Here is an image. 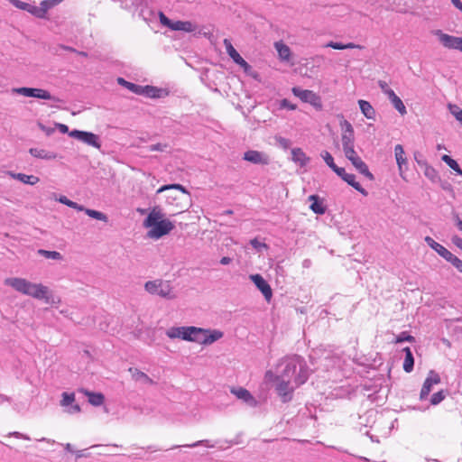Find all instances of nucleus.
I'll return each mask as SVG.
<instances>
[{
	"label": "nucleus",
	"mask_w": 462,
	"mask_h": 462,
	"mask_svg": "<svg viewBox=\"0 0 462 462\" xmlns=\"http://www.w3.org/2000/svg\"><path fill=\"white\" fill-rule=\"evenodd\" d=\"M280 107L281 108H286V109H289V110H295L297 108L296 105L294 104H291L289 100L287 99H282L281 102H280Z\"/></svg>",
	"instance_id": "obj_55"
},
{
	"label": "nucleus",
	"mask_w": 462,
	"mask_h": 462,
	"mask_svg": "<svg viewBox=\"0 0 462 462\" xmlns=\"http://www.w3.org/2000/svg\"><path fill=\"white\" fill-rule=\"evenodd\" d=\"M451 241L452 243L457 246L458 247L459 249L462 250V238L459 237L458 236H453L451 237Z\"/></svg>",
	"instance_id": "obj_57"
},
{
	"label": "nucleus",
	"mask_w": 462,
	"mask_h": 462,
	"mask_svg": "<svg viewBox=\"0 0 462 462\" xmlns=\"http://www.w3.org/2000/svg\"><path fill=\"white\" fill-rule=\"evenodd\" d=\"M69 135L97 149H100L101 147L100 138L94 133L81 130H72L69 133Z\"/></svg>",
	"instance_id": "obj_8"
},
{
	"label": "nucleus",
	"mask_w": 462,
	"mask_h": 462,
	"mask_svg": "<svg viewBox=\"0 0 462 462\" xmlns=\"http://www.w3.org/2000/svg\"><path fill=\"white\" fill-rule=\"evenodd\" d=\"M393 107L402 115L404 116L407 114L406 106H404L402 99L395 94L390 93V97H388Z\"/></svg>",
	"instance_id": "obj_32"
},
{
	"label": "nucleus",
	"mask_w": 462,
	"mask_h": 462,
	"mask_svg": "<svg viewBox=\"0 0 462 462\" xmlns=\"http://www.w3.org/2000/svg\"><path fill=\"white\" fill-rule=\"evenodd\" d=\"M439 383H440V377H439V374L433 370H430L428 374V377L426 378V380L422 385L420 398L421 400L426 399L428 397V395L430 394V393L431 392L433 385L438 384Z\"/></svg>",
	"instance_id": "obj_11"
},
{
	"label": "nucleus",
	"mask_w": 462,
	"mask_h": 462,
	"mask_svg": "<svg viewBox=\"0 0 462 462\" xmlns=\"http://www.w3.org/2000/svg\"><path fill=\"white\" fill-rule=\"evenodd\" d=\"M143 226L149 228L147 236L152 239H159L174 228V224L164 218V214L157 208L152 209L145 218Z\"/></svg>",
	"instance_id": "obj_3"
},
{
	"label": "nucleus",
	"mask_w": 462,
	"mask_h": 462,
	"mask_svg": "<svg viewBox=\"0 0 462 462\" xmlns=\"http://www.w3.org/2000/svg\"><path fill=\"white\" fill-rule=\"evenodd\" d=\"M339 125L341 129V144L345 155L352 153L355 150V131L352 125L340 116Z\"/></svg>",
	"instance_id": "obj_5"
},
{
	"label": "nucleus",
	"mask_w": 462,
	"mask_h": 462,
	"mask_svg": "<svg viewBox=\"0 0 462 462\" xmlns=\"http://www.w3.org/2000/svg\"><path fill=\"white\" fill-rule=\"evenodd\" d=\"M326 47H329L335 50H346V49H355L361 48V46L356 45L355 43L349 42L347 44H343L340 42H329L326 44Z\"/></svg>",
	"instance_id": "obj_38"
},
{
	"label": "nucleus",
	"mask_w": 462,
	"mask_h": 462,
	"mask_svg": "<svg viewBox=\"0 0 462 462\" xmlns=\"http://www.w3.org/2000/svg\"><path fill=\"white\" fill-rule=\"evenodd\" d=\"M166 148H167L166 144L156 143V144H152V145L148 146L147 150L149 152H163V151H165Z\"/></svg>",
	"instance_id": "obj_52"
},
{
	"label": "nucleus",
	"mask_w": 462,
	"mask_h": 462,
	"mask_svg": "<svg viewBox=\"0 0 462 462\" xmlns=\"http://www.w3.org/2000/svg\"><path fill=\"white\" fill-rule=\"evenodd\" d=\"M345 157L351 162L352 165L364 176L368 178L370 180H374V175L368 170L367 165L365 162L359 157L357 152L354 151L351 154L347 153Z\"/></svg>",
	"instance_id": "obj_10"
},
{
	"label": "nucleus",
	"mask_w": 462,
	"mask_h": 462,
	"mask_svg": "<svg viewBox=\"0 0 462 462\" xmlns=\"http://www.w3.org/2000/svg\"><path fill=\"white\" fill-rule=\"evenodd\" d=\"M37 253H38V254H40L47 259H52V260H61L62 259L61 254L57 251H48V250H44V249H39Z\"/></svg>",
	"instance_id": "obj_40"
},
{
	"label": "nucleus",
	"mask_w": 462,
	"mask_h": 462,
	"mask_svg": "<svg viewBox=\"0 0 462 462\" xmlns=\"http://www.w3.org/2000/svg\"><path fill=\"white\" fill-rule=\"evenodd\" d=\"M208 332H202V338H200L201 345H211L218 339L222 338L224 334L220 330L217 329H207Z\"/></svg>",
	"instance_id": "obj_18"
},
{
	"label": "nucleus",
	"mask_w": 462,
	"mask_h": 462,
	"mask_svg": "<svg viewBox=\"0 0 462 462\" xmlns=\"http://www.w3.org/2000/svg\"><path fill=\"white\" fill-rule=\"evenodd\" d=\"M129 372L132 374V378L136 382H142L145 384H152L153 381L143 372L136 368H129Z\"/></svg>",
	"instance_id": "obj_29"
},
{
	"label": "nucleus",
	"mask_w": 462,
	"mask_h": 462,
	"mask_svg": "<svg viewBox=\"0 0 462 462\" xmlns=\"http://www.w3.org/2000/svg\"><path fill=\"white\" fill-rule=\"evenodd\" d=\"M28 13L36 16L37 18H44L43 12L42 11L41 5L39 6L30 5L26 10Z\"/></svg>",
	"instance_id": "obj_45"
},
{
	"label": "nucleus",
	"mask_w": 462,
	"mask_h": 462,
	"mask_svg": "<svg viewBox=\"0 0 462 462\" xmlns=\"http://www.w3.org/2000/svg\"><path fill=\"white\" fill-rule=\"evenodd\" d=\"M243 159L254 164L267 165L270 162V158L265 152L255 150H249L245 152Z\"/></svg>",
	"instance_id": "obj_12"
},
{
	"label": "nucleus",
	"mask_w": 462,
	"mask_h": 462,
	"mask_svg": "<svg viewBox=\"0 0 462 462\" xmlns=\"http://www.w3.org/2000/svg\"><path fill=\"white\" fill-rule=\"evenodd\" d=\"M144 88V93H146L149 97H158L159 95H158V92L160 91L158 88H152V87H145L143 88Z\"/></svg>",
	"instance_id": "obj_54"
},
{
	"label": "nucleus",
	"mask_w": 462,
	"mask_h": 462,
	"mask_svg": "<svg viewBox=\"0 0 462 462\" xmlns=\"http://www.w3.org/2000/svg\"><path fill=\"white\" fill-rule=\"evenodd\" d=\"M159 20L163 26L171 30V26L173 25L174 21L169 19L162 12L159 13Z\"/></svg>",
	"instance_id": "obj_47"
},
{
	"label": "nucleus",
	"mask_w": 462,
	"mask_h": 462,
	"mask_svg": "<svg viewBox=\"0 0 462 462\" xmlns=\"http://www.w3.org/2000/svg\"><path fill=\"white\" fill-rule=\"evenodd\" d=\"M12 92L27 97H34L38 99L51 100L56 103H63L61 98L51 95L48 90L43 88L21 87L13 88Z\"/></svg>",
	"instance_id": "obj_6"
},
{
	"label": "nucleus",
	"mask_w": 462,
	"mask_h": 462,
	"mask_svg": "<svg viewBox=\"0 0 462 462\" xmlns=\"http://www.w3.org/2000/svg\"><path fill=\"white\" fill-rule=\"evenodd\" d=\"M15 7L26 11L29 4L22 2L20 0H14L12 3Z\"/></svg>",
	"instance_id": "obj_56"
},
{
	"label": "nucleus",
	"mask_w": 462,
	"mask_h": 462,
	"mask_svg": "<svg viewBox=\"0 0 462 462\" xmlns=\"http://www.w3.org/2000/svg\"><path fill=\"white\" fill-rule=\"evenodd\" d=\"M309 200L312 202L310 208L314 213L323 215L326 212V206L318 195H310Z\"/></svg>",
	"instance_id": "obj_23"
},
{
	"label": "nucleus",
	"mask_w": 462,
	"mask_h": 462,
	"mask_svg": "<svg viewBox=\"0 0 462 462\" xmlns=\"http://www.w3.org/2000/svg\"><path fill=\"white\" fill-rule=\"evenodd\" d=\"M56 200L78 211H81L84 209V206L69 199L66 196H60L59 198L56 199Z\"/></svg>",
	"instance_id": "obj_37"
},
{
	"label": "nucleus",
	"mask_w": 462,
	"mask_h": 462,
	"mask_svg": "<svg viewBox=\"0 0 462 462\" xmlns=\"http://www.w3.org/2000/svg\"><path fill=\"white\" fill-rule=\"evenodd\" d=\"M29 152L32 156L45 161H52L58 157L56 152L43 148H31Z\"/></svg>",
	"instance_id": "obj_17"
},
{
	"label": "nucleus",
	"mask_w": 462,
	"mask_h": 462,
	"mask_svg": "<svg viewBox=\"0 0 462 462\" xmlns=\"http://www.w3.org/2000/svg\"><path fill=\"white\" fill-rule=\"evenodd\" d=\"M117 82L121 86H124L125 88H126L127 89H129L130 91H132L135 94H143L144 93L143 87L128 82L125 79H124L123 78H118Z\"/></svg>",
	"instance_id": "obj_35"
},
{
	"label": "nucleus",
	"mask_w": 462,
	"mask_h": 462,
	"mask_svg": "<svg viewBox=\"0 0 462 462\" xmlns=\"http://www.w3.org/2000/svg\"><path fill=\"white\" fill-rule=\"evenodd\" d=\"M277 143L283 149H288L291 147V142L287 139V138H284V137H282V136H277L275 138Z\"/></svg>",
	"instance_id": "obj_50"
},
{
	"label": "nucleus",
	"mask_w": 462,
	"mask_h": 462,
	"mask_svg": "<svg viewBox=\"0 0 462 462\" xmlns=\"http://www.w3.org/2000/svg\"><path fill=\"white\" fill-rule=\"evenodd\" d=\"M424 240L427 243V245L434 251H436L439 254L445 249V247L442 245L437 243L430 236H426Z\"/></svg>",
	"instance_id": "obj_43"
},
{
	"label": "nucleus",
	"mask_w": 462,
	"mask_h": 462,
	"mask_svg": "<svg viewBox=\"0 0 462 462\" xmlns=\"http://www.w3.org/2000/svg\"><path fill=\"white\" fill-rule=\"evenodd\" d=\"M291 160L300 168L306 167L310 162V158L299 147L291 150Z\"/></svg>",
	"instance_id": "obj_15"
},
{
	"label": "nucleus",
	"mask_w": 462,
	"mask_h": 462,
	"mask_svg": "<svg viewBox=\"0 0 462 462\" xmlns=\"http://www.w3.org/2000/svg\"><path fill=\"white\" fill-rule=\"evenodd\" d=\"M57 127L60 130V132L62 133V134H69V127L66 125L57 124Z\"/></svg>",
	"instance_id": "obj_59"
},
{
	"label": "nucleus",
	"mask_w": 462,
	"mask_h": 462,
	"mask_svg": "<svg viewBox=\"0 0 462 462\" xmlns=\"http://www.w3.org/2000/svg\"><path fill=\"white\" fill-rule=\"evenodd\" d=\"M231 262H232V259L230 257H227V256H224L220 260V263L223 264V265L229 264Z\"/></svg>",
	"instance_id": "obj_63"
},
{
	"label": "nucleus",
	"mask_w": 462,
	"mask_h": 462,
	"mask_svg": "<svg viewBox=\"0 0 462 462\" xmlns=\"http://www.w3.org/2000/svg\"><path fill=\"white\" fill-rule=\"evenodd\" d=\"M82 211L85 212L88 217L95 218L97 220H100V221H104V222H107V220H108L107 216L100 211H97L95 209H90V208H86L85 207Z\"/></svg>",
	"instance_id": "obj_36"
},
{
	"label": "nucleus",
	"mask_w": 462,
	"mask_h": 462,
	"mask_svg": "<svg viewBox=\"0 0 462 462\" xmlns=\"http://www.w3.org/2000/svg\"><path fill=\"white\" fill-rule=\"evenodd\" d=\"M4 284L19 293L43 300L47 304L54 305L60 302V299L58 298L56 300L49 287L41 282H32L21 277H9L5 279Z\"/></svg>",
	"instance_id": "obj_2"
},
{
	"label": "nucleus",
	"mask_w": 462,
	"mask_h": 462,
	"mask_svg": "<svg viewBox=\"0 0 462 462\" xmlns=\"http://www.w3.org/2000/svg\"><path fill=\"white\" fill-rule=\"evenodd\" d=\"M75 401V395L74 393H62V400L60 401V404L63 407H68L67 411L69 413H77L80 411V408L78 404L72 405L73 402Z\"/></svg>",
	"instance_id": "obj_19"
},
{
	"label": "nucleus",
	"mask_w": 462,
	"mask_h": 462,
	"mask_svg": "<svg viewBox=\"0 0 462 462\" xmlns=\"http://www.w3.org/2000/svg\"><path fill=\"white\" fill-rule=\"evenodd\" d=\"M81 392L88 396V402L94 406H100L103 404L105 397L100 393H92L88 390H81Z\"/></svg>",
	"instance_id": "obj_31"
},
{
	"label": "nucleus",
	"mask_w": 462,
	"mask_h": 462,
	"mask_svg": "<svg viewBox=\"0 0 462 462\" xmlns=\"http://www.w3.org/2000/svg\"><path fill=\"white\" fill-rule=\"evenodd\" d=\"M251 245L254 248H260V247H265L266 246L265 244L260 243L257 239L251 240Z\"/></svg>",
	"instance_id": "obj_60"
},
{
	"label": "nucleus",
	"mask_w": 462,
	"mask_h": 462,
	"mask_svg": "<svg viewBox=\"0 0 462 462\" xmlns=\"http://www.w3.org/2000/svg\"><path fill=\"white\" fill-rule=\"evenodd\" d=\"M405 353V358L403 362V370L406 373H411L414 365V358L410 347H404L402 350Z\"/></svg>",
	"instance_id": "obj_33"
},
{
	"label": "nucleus",
	"mask_w": 462,
	"mask_h": 462,
	"mask_svg": "<svg viewBox=\"0 0 462 462\" xmlns=\"http://www.w3.org/2000/svg\"><path fill=\"white\" fill-rule=\"evenodd\" d=\"M200 445H204L208 448H213L214 445H211L209 444V440L208 439H203V440H198L192 444H189V445H185V447H189V448H195V447H199Z\"/></svg>",
	"instance_id": "obj_53"
},
{
	"label": "nucleus",
	"mask_w": 462,
	"mask_h": 462,
	"mask_svg": "<svg viewBox=\"0 0 462 462\" xmlns=\"http://www.w3.org/2000/svg\"><path fill=\"white\" fill-rule=\"evenodd\" d=\"M224 46L226 48V53L229 55V57L233 60L235 63L237 65L243 61V58L240 56V54L236 51V50L232 45L231 42L228 39H225L223 41Z\"/></svg>",
	"instance_id": "obj_27"
},
{
	"label": "nucleus",
	"mask_w": 462,
	"mask_h": 462,
	"mask_svg": "<svg viewBox=\"0 0 462 462\" xmlns=\"http://www.w3.org/2000/svg\"><path fill=\"white\" fill-rule=\"evenodd\" d=\"M63 0H43L40 3L42 11L43 12L44 17L48 11L53 8L55 5L61 3Z\"/></svg>",
	"instance_id": "obj_41"
},
{
	"label": "nucleus",
	"mask_w": 462,
	"mask_h": 462,
	"mask_svg": "<svg viewBox=\"0 0 462 462\" xmlns=\"http://www.w3.org/2000/svg\"><path fill=\"white\" fill-rule=\"evenodd\" d=\"M439 255L443 257L446 261L449 262L452 265L455 261H457V257L455 256L451 252H449L447 248H445Z\"/></svg>",
	"instance_id": "obj_46"
},
{
	"label": "nucleus",
	"mask_w": 462,
	"mask_h": 462,
	"mask_svg": "<svg viewBox=\"0 0 462 462\" xmlns=\"http://www.w3.org/2000/svg\"><path fill=\"white\" fill-rule=\"evenodd\" d=\"M188 336L189 342H197L200 344V338H202V332H208L207 328H198L194 326L187 327Z\"/></svg>",
	"instance_id": "obj_26"
},
{
	"label": "nucleus",
	"mask_w": 462,
	"mask_h": 462,
	"mask_svg": "<svg viewBox=\"0 0 462 462\" xmlns=\"http://www.w3.org/2000/svg\"><path fill=\"white\" fill-rule=\"evenodd\" d=\"M170 189H177V190H180V192L184 193V194H187V190L186 189L180 185V184H170V185H164L162 187H161L158 190H157V193H161V192H163L165 190H170Z\"/></svg>",
	"instance_id": "obj_44"
},
{
	"label": "nucleus",
	"mask_w": 462,
	"mask_h": 462,
	"mask_svg": "<svg viewBox=\"0 0 462 462\" xmlns=\"http://www.w3.org/2000/svg\"><path fill=\"white\" fill-rule=\"evenodd\" d=\"M445 398L443 391H439L438 393H435L430 399V402L432 405H437L440 402H442Z\"/></svg>",
	"instance_id": "obj_48"
},
{
	"label": "nucleus",
	"mask_w": 462,
	"mask_h": 462,
	"mask_svg": "<svg viewBox=\"0 0 462 462\" xmlns=\"http://www.w3.org/2000/svg\"><path fill=\"white\" fill-rule=\"evenodd\" d=\"M197 29V25L190 21H174L171 26L172 31H181L186 32H192Z\"/></svg>",
	"instance_id": "obj_25"
},
{
	"label": "nucleus",
	"mask_w": 462,
	"mask_h": 462,
	"mask_svg": "<svg viewBox=\"0 0 462 462\" xmlns=\"http://www.w3.org/2000/svg\"><path fill=\"white\" fill-rule=\"evenodd\" d=\"M432 34L444 48L462 52V36H454L439 29L432 31Z\"/></svg>",
	"instance_id": "obj_7"
},
{
	"label": "nucleus",
	"mask_w": 462,
	"mask_h": 462,
	"mask_svg": "<svg viewBox=\"0 0 462 462\" xmlns=\"http://www.w3.org/2000/svg\"><path fill=\"white\" fill-rule=\"evenodd\" d=\"M404 341L412 342V341H414V337L412 336L409 335L407 332H402L396 337L395 342L402 343Z\"/></svg>",
	"instance_id": "obj_49"
},
{
	"label": "nucleus",
	"mask_w": 462,
	"mask_h": 462,
	"mask_svg": "<svg viewBox=\"0 0 462 462\" xmlns=\"http://www.w3.org/2000/svg\"><path fill=\"white\" fill-rule=\"evenodd\" d=\"M441 160L445 163H447L453 171H455L458 175H462V170L459 167L458 163L450 156L445 154L441 157Z\"/></svg>",
	"instance_id": "obj_39"
},
{
	"label": "nucleus",
	"mask_w": 462,
	"mask_h": 462,
	"mask_svg": "<svg viewBox=\"0 0 462 462\" xmlns=\"http://www.w3.org/2000/svg\"><path fill=\"white\" fill-rule=\"evenodd\" d=\"M274 48L278 52L280 60L283 61H289L291 56V49L288 45L283 43L282 42H276L274 43Z\"/></svg>",
	"instance_id": "obj_24"
},
{
	"label": "nucleus",
	"mask_w": 462,
	"mask_h": 462,
	"mask_svg": "<svg viewBox=\"0 0 462 462\" xmlns=\"http://www.w3.org/2000/svg\"><path fill=\"white\" fill-rule=\"evenodd\" d=\"M452 4L462 12V2L460 0H451Z\"/></svg>",
	"instance_id": "obj_64"
},
{
	"label": "nucleus",
	"mask_w": 462,
	"mask_h": 462,
	"mask_svg": "<svg viewBox=\"0 0 462 462\" xmlns=\"http://www.w3.org/2000/svg\"><path fill=\"white\" fill-rule=\"evenodd\" d=\"M344 181H346L348 185L353 187L356 190L360 192L362 195L366 196L367 191L360 185L359 182L356 181V176L351 173H346L345 169L343 168V171H337L336 173Z\"/></svg>",
	"instance_id": "obj_16"
},
{
	"label": "nucleus",
	"mask_w": 462,
	"mask_h": 462,
	"mask_svg": "<svg viewBox=\"0 0 462 462\" xmlns=\"http://www.w3.org/2000/svg\"><path fill=\"white\" fill-rule=\"evenodd\" d=\"M418 164L424 168V175L432 182L436 183L440 180L438 171L426 162L417 161Z\"/></svg>",
	"instance_id": "obj_22"
},
{
	"label": "nucleus",
	"mask_w": 462,
	"mask_h": 462,
	"mask_svg": "<svg viewBox=\"0 0 462 462\" xmlns=\"http://www.w3.org/2000/svg\"><path fill=\"white\" fill-rule=\"evenodd\" d=\"M309 376L310 369L303 357L292 355L282 358L274 376L275 389L282 402L291 401L294 390L305 383Z\"/></svg>",
	"instance_id": "obj_1"
},
{
	"label": "nucleus",
	"mask_w": 462,
	"mask_h": 462,
	"mask_svg": "<svg viewBox=\"0 0 462 462\" xmlns=\"http://www.w3.org/2000/svg\"><path fill=\"white\" fill-rule=\"evenodd\" d=\"M144 290L152 295H157L166 300L177 298V293L170 281L162 279L148 281L144 283Z\"/></svg>",
	"instance_id": "obj_4"
},
{
	"label": "nucleus",
	"mask_w": 462,
	"mask_h": 462,
	"mask_svg": "<svg viewBox=\"0 0 462 462\" xmlns=\"http://www.w3.org/2000/svg\"><path fill=\"white\" fill-rule=\"evenodd\" d=\"M320 157L324 160L326 164L335 172L343 171V168L337 167L334 162V158L328 151H322L320 152Z\"/></svg>",
	"instance_id": "obj_34"
},
{
	"label": "nucleus",
	"mask_w": 462,
	"mask_h": 462,
	"mask_svg": "<svg viewBox=\"0 0 462 462\" xmlns=\"http://www.w3.org/2000/svg\"><path fill=\"white\" fill-rule=\"evenodd\" d=\"M10 176L15 180H20L21 182L28 185H35L39 182V178L34 175H26L24 173H9Z\"/></svg>",
	"instance_id": "obj_28"
},
{
	"label": "nucleus",
	"mask_w": 462,
	"mask_h": 462,
	"mask_svg": "<svg viewBox=\"0 0 462 462\" xmlns=\"http://www.w3.org/2000/svg\"><path fill=\"white\" fill-rule=\"evenodd\" d=\"M241 68L244 69L245 72H249L252 67L243 59V61L238 64Z\"/></svg>",
	"instance_id": "obj_58"
},
{
	"label": "nucleus",
	"mask_w": 462,
	"mask_h": 462,
	"mask_svg": "<svg viewBox=\"0 0 462 462\" xmlns=\"http://www.w3.org/2000/svg\"><path fill=\"white\" fill-rule=\"evenodd\" d=\"M291 91L293 95L299 97L302 102L309 103L317 108L321 107L320 97L313 91L301 89L297 87L292 88Z\"/></svg>",
	"instance_id": "obj_9"
},
{
	"label": "nucleus",
	"mask_w": 462,
	"mask_h": 462,
	"mask_svg": "<svg viewBox=\"0 0 462 462\" xmlns=\"http://www.w3.org/2000/svg\"><path fill=\"white\" fill-rule=\"evenodd\" d=\"M166 336L171 339L189 340L187 327H171L166 330Z\"/></svg>",
	"instance_id": "obj_20"
},
{
	"label": "nucleus",
	"mask_w": 462,
	"mask_h": 462,
	"mask_svg": "<svg viewBox=\"0 0 462 462\" xmlns=\"http://www.w3.org/2000/svg\"><path fill=\"white\" fill-rule=\"evenodd\" d=\"M10 435L14 436L15 438H20V439H27V440L30 439V438L28 436L23 435L18 431L12 432V433H10Z\"/></svg>",
	"instance_id": "obj_61"
},
{
	"label": "nucleus",
	"mask_w": 462,
	"mask_h": 462,
	"mask_svg": "<svg viewBox=\"0 0 462 462\" xmlns=\"http://www.w3.org/2000/svg\"><path fill=\"white\" fill-rule=\"evenodd\" d=\"M379 88L381 90L389 97L390 93H394V91L389 88L388 84L385 81L380 80L378 82Z\"/></svg>",
	"instance_id": "obj_51"
},
{
	"label": "nucleus",
	"mask_w": 462,
	"mask_h": 462,
	"mask_svg": "<svg viewBox=\"0 0 462 462\" xmlns=\"http://www.w3.org/2000/svg\"><path fill=\"white\" fill-rule=\"evenodd\" d=\"M448 111L462 125V109L454 104H448Z\"/></svg>",
	"instance_id": "obj_42"
},
{
	"label": "nucleus",
	"mask_w": 462,
	"mask_h": 462,
	"mask_svg": "<svg viewBox=\"0 0 462 462\" xmlns=\"http://www.w3.org/2000/svg\"><path fill=\"white\" fill-rule=\"evenodd\" d=\"M453 266H455L460 273H462V260L457 258V261H455Z\"/></svg>",
	"instance_id": "obj_62"
},
{
	"label": "nucleus",
	"mask_w": 462,
	"mask_h": 462,
	"mask_svg": "<svg viewBox=\"0 0 462 462\" xmlns=\"http://www.w3.org/2000/svg\"><path fill=\"white\" fill-rule=\"evenodd\" d=\"M250 280L254 283V285L257 287V289L263 293L265 300L267 301H270L273 291L268 284V282L263 278L260 274H252L250 275Z\"/></svg>",
	"instance_id": "obj_13"
},
{
	"label": "nucleus",
	"mask_w": 462,
	"mask_h": 462,
	"mask_svg": "<svg viewBox=\"0 0 462 462\" xmlns=\"http://www.w3.org/2000/svg\"><path fill=\"white\" fill-rule=\"evenodd\" d=\"M231 393L236 395L238 399L243 400L245 402L254 405L255 400L249 391L243 387L232 388Z\"/></svg>",
	"instance_id": "obj_21"
},
{
	"label": "nucleus",
	"mask_w": 462,
	"mask_h": 462,
	"mask_svg": "<svg viewBox=\"0 0 462 462\" xmlns=\"http://www.w3.org/2000/svg\"><path fill=\"white\" fill-rule=\"evenodd\" d=\"M358 105H359V108H360L362 114L367 119H374L375 118V110L368 101L359 100Z\"/></svg>",
	"instance_id": "obj_30"
},
{
	"label": "nucleus",
	"mask_w": 462,
	"mask_h": 462,
	"mask_svg": "<svg viewBox=\"0 0 462 462\" xmlns=\"http://www.w3.org/2000/svg\"><path fill=\"white\" fill-rule=\"evenodd\" d=\"M395 160L398 165L399 174L402 179L405 180V171H407V158L405 152L401 144H396L394 147Z\"/></svg>",
	"instance_id": "obj_14"
}]
</instances>
